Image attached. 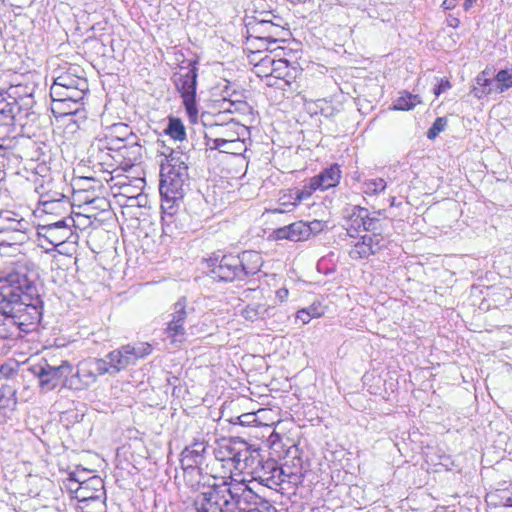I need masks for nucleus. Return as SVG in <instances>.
Wrapping results in <instances>:
<instances>
[{"instance_id":"obj_25","label":"nucleus","mask_w":512,"mask_h":512,"mask_svg":"<svg viewBox=\"0 0 512 512\" xmlns=\"http://www.w3.org/2000/svg\"><path fill=\"white\" fill-rule=\"evenodd\" d=\"M354 225L362 226L365 231L380 233V220L376 216H371L366 208L355 206L351 215Z\"/></svg>"},{"instance_id":"obj_62","label":"nucleus","mask_w":512,"mask_h":512,"mask_svg":"<svg viewBox=\"0 0 512 512\" xmlns=\"http://www.w3.org/2000/svg\"><path fill=\"white\" fill-rule=\"evenodd\" d=\"M2 98H7V95L5 94L4 89H0V99H2Z\"/></svg>"},{"instance_id":"obj_52","label":"nucleus","mask_w":512,"mask_h":512,"mask_svg":"<svg viewBox=\"0 0 512 512\" xmlns=\"http://www.w3.org/2000/svg\"><path fill=\"white\" fill-rule=\"evenodd\" d=\"M224 104H227V106H224V108L229 111V112H232V109L231 107L232 106H235V109L238 110V106H243L245 105L246 103L240 99H235V100H226L224 99Z\"/></svg>"},{"instance_id":"obj_59","label":"nucleus","mask_w":512,"mask_h":512,"mask_svg":"<svg viewBox=\"0 0 512 512\" xmlns=\"http://www.w3.org/2000/svg\"><path fill=\"white\" fill-rule=\"evenodd\" d=\"M476 2V0H464L463 8L465 11H468Z\"/></svg>"},{"instance_id":"obj_27","label":"nucleus","mask_w":512,"mask_h":512,"mask_svg":"<svg viewBox=\"0 0 512 512\" xmlns=\"http://www.w3.org/2000/svg\"><path fill=\"white\" fill-rule=\"evenodd\" d=\"M119 156L123 158L126 166H133L142 159V145L138 136H131L128 142L122 145Z\"/></svg>"},{"instance_id":"obj_29","label":"nucleus","mask_w":512,"mask_h":512,"mask_svg":"<svg viewBox=\"0 0 512 512\" xmlns=\"http://www.w3.org/2000/svg\"><path fill=\"white\" fill-rule=\"evenodd\" d=\"M89 90H65L62 87L51 86V98H60V100H70L73 106H83V100Z\"/></svg>"},{"instance_id":"obj_19","label":"nucleus","mask_w":512,"mask_h":512,"mask_svg":"<svg viewBox=\"0 0 512 512\" xmlns=\"http://www.w3.org/2000/svg\"><path fill=\"white\" fill-rule=\"evenodd\" d=\"M33 93L34 87H29L21 84L11 85L9 88L5 90L7 100L15 103H20V105H23L25 117L29 116V109L33 106Z\"/></svg>"},{"instance_id":"obj_21","label":"nucleus","mask_w":512,"mask_h":512,"mask_svg":"<svg viewBox=\"0 0 512 512\" xmlns=\"http://www.w3.org/2000/svg\"><path fill=\"white\" fill-rule=\"evenodd\" d=\"M51 86L62 87L65 90H89L88 81L85 77L76 74V68H69L54 78Z\"/></svg>"},{"instance_id":"obj_49","label":"nucleus","mask_w":512,"mask_h":512,"mask_svg":"<svg viewBox=\"0 0 512 512\" xmlns=\"http://www.w3.org/2000/svg\"><path fill=\"white\" fill-rule=\"evenodd\" d=\"M17 371L15 368L9 364H3L0 366V380L1 379H10L15 375Z\"/></svg>"},{"instance_id":"obj_32","label":"nucleus","mask_w":512,"mask_h":512,"mask_svg":"<svg viewBox=\"0 0 512 512\" xmlns=\"http://www.w3.org/2000/svg\"><path fill=\"white\" fill-rule=\"evenodd\" d=\"M184 472V481L186 485H188L192 490L198 491L199 493L202 490L203 485H208L209 483L202 482L204 476L202 474V469L200 466H192L191 467H182Z\"/></svg>"},{"instance_id":"obj_9","label":"nucleus","mask_w":512,"mask_h":512,"mask_svg":"<svg viewBox=\"0 0 512 512\" xmlns=\"http://www.w3.org/2000/svg\"><path fill=\"white\" fill-rule=\"evenodd\" d=\"M30 370L37 377L41 392L47 393L59 385L62 386L64 378L72 372V365L67 360L58 366H52L45 361L43 364L32 366Z\"/></svg>"},{"instance_id":"obj_44","label":"nucleus","mask_w":512,"mask_h":512,"mask_svg":"<svg viewBox=\"0 0 512 512\" xmlns=\"http://www.w3.org/2000/svg\"><path fill=\"white\" fill-rule=\"evenodd\" d=\"M447 123L448 121L446 117L436 118L432 126L427 131V138L430 140L435 139L442 131L445 130Z\"/></svg>"},{"instance_id":"obj_48","label":"nucleus","mask_w":512,"mask_h":512,"mask_svg":"<svg viewBox=\"0 0 512 512\" xmlns=\"http://www.w3.org/2000/svg\"><path fill=\"white\" fill-rule=\"evenodd\" d=\"M256 421L257 417L254 413H244L236 418V422H234V424H239L241 426H251Z\"/></svg>"},{"instance_id":"obj_3","label":"nucleus","mask_w":512,"mask_h":512,"mask_svg":"<svg viewBox=\"0 0 512 512\" xmlns=\"http://www.w3.org/2000/svg\"><path fill=\"white\" fill-rule=\"evenodd\" d=\"M161 152L165 161H161L159 191L161 201L182 202L185 188L189 185L187 157L180 151L166 148Z\"/></svg>"},{"instance_id":"obj_34","label":"nucleus","mask_w":512,"mask_h":512,"mask_svg":"<svg viewBox=\"0 0 512 512\" xmlns=\"http://www.w3.org/2000/svg\"><path fill=\"white\" fill-rule=\"evenodd\" d=\"M269 308L264 304L253 303L247 305L241 312V315L248 321L254 322L258 319H264L268 314Z\"/></svg>"},{"instance_id":"obj_28","label":"nucleus","mask_w":512,"mask_h":512,"mask_svg":"<svg viewBox=\"0 0 512 512\" xmlns=\"http://www.w3.org/2000/svg\"><path fill=\"white\" fill-rule=\"evenodd\" d=\"M476 85L473 87L471 93L477 99H482L492 93H496L497 87L496 80L488 77L486 71H482L475 78Z\"/></svg>"},{"instance_id":"obj_39","label":"nucleus","mask_w":512,"mask_h":512,"mask_svg":"<svg viewBox=\"0 0 512 512\" xmlns=\"http://www.w3.org/2000/svg\"><path fill=\"white\" fill-rule=\"evenodd\" d=\"M497 87L496 93H503L512 87V70L501 69L495 75Z\"/></svg>"},{"instance_id":"obj_58","label":"nucleus","mask_w":512,"mask_h":512,"mask_svg":"<svg viewBox=\"0 0 512 512\" xmlns=\"http://www.w3.org/2000/svg\"><path fill=\"white\" fill-rule=\"evenodd\" d=\"M61 202H63V200H62V199H59V200H57V201H44V202H43L44 211H45V212H47V211H48V209H50V208H51L50 206H51V205H53L54 203H61Z\"/></svg>"},{"instance_id":"obj_55","label":"nucleus","mask_w":512,"mask_h":512,"mask_svg":"<svg viewBox=\"0 0 512 512\" xmlns=\"http://www.w3.org/2000/svg\"><path fill=\"white\" fill-rule=\"evenodd\" d=\"M236 512H258V508H252L251 506H247V504H243L237 508Z\"/></svg>"},{"instance_id":"obj_38","label":"nucleus","mask_w":512,"mask_h":512,"mask_svg":"<svg viewBox=\"0 0 512 512\" xmlns=\"http://www.w3.org/2000/svg\"><path fill=\"white\" fill-rule=\"evenodd\" d=\"M165 133L177 141H183L186 138L185 127L179 118L169 119Z\"/></svg>"},{"instance_id":"obj_36","label":"nucleus","mask_w":512,"mask_h":512,"mask_svg":"<svg viewBox=\"0 0 512 512\" xmlns=\"http://www.w3.org/2000/svg\"><path fill=\"white\" fill-rule=\"evenodd\" d=\"M421 102L418 95L404 92L397 98L394 103V109L400 111H408L413 109L417 104Z\"/></svg>"},{"instance_id":"obj_45","label":"nucleus","mask_w":512,"mask_h":512,"mask_svg":"<svg viewBox=\"0 0 512 512\" xmlns=\"http://www.w3.org/2000/svg\"><path fill=\"white\" fill-rule=\"evenodd\" d=\"M304 228H306L305 237L308 240L312 235H316L321 232L324 228V223L319 220H314L312 222H304Z\"/></svg>"},{"instance_id":"obj_26","label":"nucleus","mask_w":512,"mask_h":512,"mask_svg":"<svg viewBox=\"0 0 512 512\" xmlns=\"http://www.w3.org/2000/svg\"><path fill=\"white\" fill-rule=\"evenodd\" d=\"M272 77L281 79L286 85L291 86L296 78L301 75V71L296 66H291L284 58L276 61L275 68L272 69Z\"/></svg>"},{"instance_id":"obj_63","label":"nucleus","mask_w":512,"mask_h":512,"mask_svg":"<svg viewBox=\"0 0 512 512\" xmlns=\"http://www.w3.org/2000/svg\"><path fill=\"white\" fill-rule=\"evenodd\" d=\"M8 123V121L4 117H0V124Z\"/></svg>"},{"instance_id":"obj_51","label":"nucleus","mask_w":512,"mask_h":512,"mask_svg":"<svg viewBox=\"0 0 512 512\" xmlns=\"http://www.w3.org/2000/svg\"><path fill=\"white\" fill-rule=\"evenodd\" d=\"M451 85L450 82L447 79H442L438 85L434 88V94L436 96H439L441 93L445 92L446 90L450 89Z\"/></svg>"},{"instance_id":"obj_61","label":"nucleus","mask_w":512,"mask_h":512,"mask_svg":"<svg viewBox=\"0 0 512 512\" xmlns=\"http://www.w3.org/2000/svg\"><path fill=\"white\" fill-rule=\"evenodd\" d=\"M266 16H270L274 23H281L283 25V19L279 16H275V15H266Z\"/></svg>"},{"instance_id":"obj_23","label":"nucleus","mask_w":512,"mask_h":512,"mask_svg":"<svg viewBox=\"0 0 512 512\" xmlns=\"http://www.w3.org/2000/svg\"><path fill=\"white\" fill-rule=\"evenodd\" d=\"M306 228H304V221H297L289 225L277 228L273 231L272 237L275 240H289L293 242L305 241Z\"/></svg>"},{"instance_id":"obj_14","label":"nucleus","mask_w":512,"mask_h":512,"mask_svg":"<svg viewBox=\"0 0 512 512\" xmlns=\"http://www.w3.org/2000/svg\"><path fill=\"white\" fill-rule=\"evenodd\" d=\"M78 486L75 489L76 498L80 502H94L103 506L102 497L105 495L103 480L98 476L80 482L74 481Z\"/></svg>"},{"instance_id":"obj_47","label":"nucleus","mask_w":512,"mask_h":512,"mask_svg":"<svg viewBox=\"0 0 512 512\" xmlns=\"http://www.w3.org/2000/svg\"><path fill=\"white\" fill-rule=\"evenodd\" d=\"M234 445L221 446L216 452L215 456L220 461H231V456L234 451Z\"/></svg>"},{"instance_id":"obj_8","label":"nucleus","mask_w":512,"mask_h":512,"mask_svg":"<svg viewBox=\"0 0 512 512\" xmlns=\"http://www.w3.org/2000/svg\"><path fill=\"white\" fill-rule=\"evenodd\" d=\"M74 223V219L69 216L54 223L39 225L37 228L38 246L49 251L50 249L45 247V243L57 247L69 241L73 236Z\"/></svg>"},{"instance_id":"obj_4","label":"nucleus","mask_w":512,"mask_h":512,"mask_svg":"<svg viewBox=\"0 0 512 512\" xmlns=\"http://www.w3.org/2000/svg\"><path fill=\"white\" fill-rule=\"evenodd\" d=\"M197 64V60H190L185 73H174L172 77L175 88L182 98L188 118L192 123L197 121L199 114L196 99L198 79Z\"/></svg>"},{"instance_id":"obj_31","label":"nucleus","mask_w":512,"mask_h":512,"mask_svg":"<svg viewBox=\"0 0 512 512\" xmlns=\"http://www.w3.org/2000/svg\"><path fill=\"white\" fill-rule=\"evenodd\" d=\"M123 144L124 142L121 139L112 137V134L108 132L107 134H105L103 138L97 139L92 144L91 148L92 151H95L97 149L101 153H104V151L106 150L107 155H109V151H113L119 154Z\"/></svg>"},{"instance_id":"obj_1","label":"nucleus","mask_w":512,"mask_h":512,"mask_svg":"<svg viewBox=\"0 0 512 512\" xmlns=\"http://www.w3.org/2000/svg\"><path fill=\"white\" fill-rule=\"evenodd\" d=\"M42 307L38 289L25 273L0 277V339L32 331L41 320Z\"/></svg>"},{"instance_id":"obj_50","label":"nucleus","mask_w":512,"mask_h":512,"mask_svg":"<svg viewBox=\"0 0 512 512\" xmlns=\"http://www.w3.org/2000/svg\"><path fill=\"white\" fill-rule=\"evenodd\" d=\"M296 318L300 320L303 324H307L312 319V314L310 310L302 309L297 312Z\"/></svg>"},{"instance_id":"obj_15","label":"nucleus","mask_w":512,"mask_h":512,"mask_svg":"<svg viewBox=\"0 0 512 512\" xmlns=\"http://www.w3.org/2000/svg\"><path fill=\"white\" fill-rule=\"evenodd\" d=\"M77 370L83 383L89 386L96 383L99 376L108 374V367L104 358L84 359L78 363Z\"/></svg>"},{"instance_id":"obj_40","label":"nucleus","mask_w":512,"mask_h":512,"mask_svg":"<svg viewBox=\"0 0 512 512\" xmlns=\"http://www.w3.org/2000/svg\"><path fill=\"white\" fill-rule=\"evenodd\" d=\"M386 182L382 178L369 179L363 182V192L367 195H377L386 189Z\"/></svg>"},{"instance_id":"obj_24","label":"nucleus","mask_w":512,"mask_h":512,"mask_svg":"<svg viewBox=\"0 0 512 512\" xmlns=\"http://www.w3.org/2000/svg\"><path fill=\"white\" fill-rule=\"evenodd\" d=\"M23 105L7 100V98L0 99V117H4L8 123L24 126L26 123L23 119L24 115Z\"/></svg>"},{"instance_id":"obj_43","label":"nucleus","mask_w":512,"mask_h":512,"mask_svg":"<svg viewBox=\"0 0 512 512\" xmlns=\"http://www.w3.org/2000/svg\"><path fill=\"white\" fill-rule=\"evenodd\" d=\"M277 59L271 55H266L261 58L255 65L258 73H262L265 76H272V69L275 68Z\"/></svg>"},{"instance_id":"obj_46","label":"nucleus","mask_w":512,"mask_h":512,"mask_svg":"<svg viewBox=\"0 0 512 512\" xmlns=\"http://www.w3.org/2000/svg\"><path fill=\"white\" fill-rule=\"evenodd\" d=\"M316 190H319L318 188H314V186L312 185V179L310 178L309 179V182L307 185H305L301 190H298L296 192V201L297 202H301L305 199H308L309 197H311V195L313 194V192H315Z\"/></svg>"},{"instance_id":"obj_10","label":"nucleus","mask_w":512,"mask_h":512,"mask_svg":"<svg viewBox=\"0 0 512 512\" xmlns=\"http://www.w3.org/2000/svg\"><path fill=\"white\" fill-rule=\"evenodd\" d=\"M181 203L161 201L162 230L167 236H177L189 228L190 216L186 211L179 209Z\"/></svg>"},{"instance_id":"obj_2","label":"nucleus","mask_w":512,"mask_h":512,"mask_svg":"<svg viewBox=\"0 0 512 512\" xmlns=\"http://www.w3.org/2000/svg\"><path fill=\"white\" fill-rule=\"evenodd\" d=\"M206 262L210 277L218 282L243 281L257 274L263 265L261 254L253 250L237 255L214 253Z\"/></svg>"},{"instance_id":"obj_41","label":"nucleus","mask_w":512,"mask_h":512,"mask_svg":"<svg viewBox=\"0 0 512 512\" xmlns=\"http://www.w3.org/2000/svg\"><path fill=\"white\" fill-rule=\"evenodd\" d=\"M63 388H67L70 390L80 391L89 387L88 384H84L82 379L78 376V370L76 372H71L70 375H67L62 384Z\"/></svg>"},{"instance_id":"obj_53","label":"nucleus","mask_w":512,"mask_h":512,"mask_svg":"<svg viewBox=\"0 0 512 512\" xmlns=\"http://www.w3.org/2000/svg\"><path fill=\"white\" fill-rule=\"evenodd\" d=\"M251 45L257 47V48H263L265 50H270L271 52H276L278 50H282L283 48L282 47H277V48H271V46L269 48H267V44H263L262 42H257V41H252L250 42Z\"/></svg>"},{"instance_id":"obj_11","label":"nucleus","mask_w":512,"mask_h":512,"mask_svg":"<svg viewBox=\"0 0 512 512\" xmlns=\"http://www.w3.org/2000/svg\"><path fill=\"white\" fill-rule=\"evenodd\" d=\"M254 456L255 460L253 465L247 473L250 474L254 480L268 488L278 486L284 481L285 472L274 460H262L259 452Z\"/></svg>"},{"instance_id":"obj_57","label":"nucleus","mask_w":512,"mask_h":512,"mask_svg":"<svg viewBox=\"0 0 512 512\" xmlns=\"http://www.w3.org/2000/svg\"><path fill=\"white\" fill-rule=\"evenodd\" d=\"M307 310L311 311L312 318L320 317L322 315V311H319L318 307L311 306Z\"/></svg>"},{"instance_id":"obj_56","label":"nucleus","mask_w":512,"mask_h":512,"mask_svg":"<svg viewBox=\"0 0 512 512\" xmlns=\"http://www.w3.org/2000/svg\"><path fill=\"white\" fill-rule=\"evenodd\" d=\"M456 1L457 0H444L443 3H442V7L445 10L453 9L455 7V5H456Z\"/></svg>"},{"instance_id":"obj_42","label":"nucleus","mask_w":512,"mask_h":512,"mask_svg":"<svg viewBox=\"0 0 512 512\" xmlns=\"http://www.w3.org/2000/svg\"><path fill=\"white\" fill-rule=\"evenodd\" d=\"M109 132L112 134V137H116L121 139L124 143L128 142L131 136H137L134 134L130 127L125 123H116L110 127Z\"/></svg>"},{"instance_id":"obj_17","label":"nucleus","mask_w":512,"mask_h":512,"mask_svg":"<svg viewBox=\"0 0 512 512\" xmlns=\"http://www.w3.org/2000/svg\"><path fill=\"white\" fill-rule=\"evenodd\" d=\"M232 486L235 512L237 511V508L243 504H247V506H251L252 508H258V505L263 502V499L245 483L232 480Z\"/></svg>"},{"instance_id":"obj_18","label":"nucleus","mask_w":512,"mask_h":512,"mask_svg":"<svg viewBox=\"0 0 512 512\" xmlns=\"http://www.w3.org/2000/svg\"><path fill=\"white\" fill-rule=\"evenodd\" d=\"M205 139L210 149L219 150L222 153L242 155L246 150V144L240 137L234 139L212 138L206 134Z\"/></svg>"},{"instance_id":"obj_6","label":"nucleus","mask_w":512,"mask_h":512,"mask_svg":"<svg viewBox=\"0 0 512 512\" xmlns=\"http://www.w3.org/2000/svg\"><path fill=\"white\" fill-rule=\"evenodd\" d=\"M248 41H257L267 44V48L283 41L289 35L288 30L281 23H274L272 19L255 18L246 24Z\"/></svg>"},{"instance_id":"obj_13","label":"nucleus","mask_w":512,"mask_h":512,"mask_svg":"<svg viewBox=\"0 0 512 512\" xmlns=\"http://www.w3.org/2000/svg\"><path fill=\"white\" fill-rule=\"evenodd\" d=\"M385 247L386 240L381 233L364 235L350 249L349 256L353 260L366 259L369 256L378 253Z\"/></svg>"},{"instance_id":"obj_12","label":"nucleus","mask_w":512,"mask_h":512,"mask_svg":"<svg viewBox=\"0 0 512 512\" xmlns=\"http://www.w3.org/2000/svg\"><path fill=\"white\" fill-rule=\"evenodd\" d=\"M194 311L193 308L187 309L186 298H180L173 305V312L171 319L167 324L165 333L173 344H180L186 340L185 323L190 313Z\"/></svg>"},{"instance_id":"obj_20","label":"nucleus","mask_w":512,"mask_h":512,"mask_svg":"<svg viewBox=\"0 0 512 512\" xmlns=\"http://www.w3.org/2000/svg\"><path fill=\"white\" fill-rule=\"evenodd\" d=\"M258 451H251L246 443H242L241 448L234 447V451L231 456V463L233 467H230V470L238 471L239 473H248L249 469L253 465L255 460V456Z\"/></svg>"},{"instance_id":"obj_22","label":"nucleus","mask_w":512,"mask_h":512,"mask_svg":"<svg viewBox=\"0 0 512 512\" xmlns=\"http://www.w3.org/2000/svg\"><path fill=\"white\" fill-rule=\"evenodd\" d=\"M341 170L338 164H332L318 175L312 177V185L319 190H327L339 184Z\"/></svg>"},{"instance_id":"obj_30","label":"nucleus","mask_w":512,"mask_h":512,"mask_svg":"<svg viewBox=\"0 0 512 512\" xmlns=\"http://www.w3.org/2000/svg\"><path fill=\"white\" fill-rule=\"evenodd\" d=\"M236 129L245 130L244 126H240L235 122H228L226 124H216L210 129V137L212 138H225L234 139L240 137V133Z\"/></svg>"},{"instance_id":"obj_54","label":"nucleus","mask_w":512,"mask_h":512,"mask_svg":"<svg viewBox=\"0 0 512 512\" xmlns=\"http://www.w3.org/2000/svg\"><path fill=\"white\" fill-rule=\"evenodd\" d=\"M446 22H447V25H448L449 27H452V28H457V27L460 25V20H459V18H457V17H455V16H453V15H449V16L447 17Z\"/></svg>"},{"instance_id":"obj_60","label":"nucleus","mask_w":512,"mask_h":512,"mask_svg":"<svg viewBox=\"0 0 512 512\" xmlns=\"http://www.w3.org/2000/svg\"><path fill=\"white\" fill-rule=\"evenodd\" d=\"M502 503L506 507H512V495L507 497H502Z\"/></svg>"},{"instance_id":"obj_33","label":"nucleus","mask_w":512,"mask_h":512,"mask_svg":"<svg viewBox=\"0 0 512 512\" xmlns=\"http://www.w3.org/2000/svg\"><path fill=\"white\" fill-rule=\"evenodd\" d=\"M17 125L11 123L0 124V149H10L17 136Z\"/></svg>"},{"instance_id":"obj_16","label":"nucleus","mask_w":512,"mask_h":512,"mask_svg":"<svg viewBox=\"0 0 512 512\" xmlns=\"http://www.w3.org/2000/svg\"><path fill=\"white\" fill-rule=\"evenodd\" d=\"M207 443L205 441L195 440L186 446L181 452V467L201 466L205 461Z\"/></svg>"},{"instance_id":"obj_64","label":"nucleus","mask_w":512,"mask_h":512,"mask_svg":"<svg viewBox=\"0 0 512 512\" xmlns=\"http://www.w3.org/2000/svg\"><path fill=\"white\" fill-rule=\"evenodd\" d=\"M258 512H260V511L258 510Z\"/></svg>"},{"instance_id":"obj_37","label":"nucleus","mask_w":512,"mask_h":512,"mask_svg":"<svg viewBox=\"0 0 512 512\" xmlns=\"http://www.w3.org/2000/svg\"><path fill=\"white\" fill-rule=\"evenodd\" d=\"M16 404V389L10 385H2L0 388V408L13 410Z\"/></svg>"},{"instance_id":"obj_35","label":"nucleus","mask_w":512,"mask_h":512,"mask_svg":"<svg viewBox=\"0 0 512 512\" xmlns=\"http://www.w3.org/2000/svg\"><path fill=\"white\" fill-rule=\"evenodd\" d=\"M70 100H60V98H52V111L60 116L73 115L78 113L82 106H73Z\"/></svg>"},{"instance_id":"obj_5","label":"nucleus","mask_w":512,"mask_h":512,"mask_svg":"<svg viewBox=\"0 0 512 512\" xmlns=\"http://www.w3.org/2000/svg\"><path fill=\"white\" fill-rule=\"evenodd\" d=\"M152 346L147 342L126 344L109 352L104 359L108 367V374L115 376L119 372L134 366L140 359L152 353Z\"/></svg>"},{"instance_id":"obj_7","label":"nucleus","mask_w":512,"mask_h":512,"mask_svg":"<svg viewBox=\"0 0 512 512\" xmlns=\"http://www.w3.org/2000/svg\"><path fill=\"white\" fill-rule=\"evenodd\" d=\"M33 229L32 223L19 213L10 210L0 212V234H12L9 239H0V244L10 245L9 240L15 244H23L29 240Z\"/></svg>"}]
</instances>
